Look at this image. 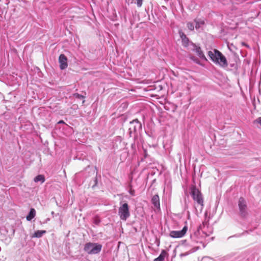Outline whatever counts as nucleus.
Here are the masks:
<instances>
[{
  "mask_svg": "<svg viewBox=\"0 0 261 261\" xmlns=\"http://www.w3.org/2000/svg\"><path fill=\"white\" fill-rule=\"evenodd\" d=\"M208 55L211 59L216 64L225 67L228 64L225 56L219 50L214 49V51H209Z\"/></svg>",
  "mask_w": 261,
  "mask_h": 261,
  "instance_id": "1",
  "label": "nucleus"
},
{
  "mask_svg": "<svg viewBox=\"0 0 261 261\" xmlns=\"http://www.w3.org/2000/svg\"><path fill=\"white\" fill-rule=\"evenodd\" d=\"M101 249V244L89 242L85 245L84 250L89 254H95L100 252Z\"/></svg>",
  "mask_w": 261,
  "mask_h": 261,
  "instance_id": "2",
  "label": "nucleus"
},
{
  "mask_svg": "<svg viewBox=\"0 0 261 261\" xmlns=\"http://www.w3.org/2000/svg\"><path fill=\"white\" fill-rule=\"evenodd\" d=\"M118 214L120 219L123 221H126L129 217V206L127 203H123L119 208Z\"/></svg>",
  "mask_w": 261,
  "mask_h": 261,
  "instance_id": "3",
  "label": "nucleus"
},
{
  "mask_svg": "<svg viewBox=\"0 0 261 261\" xmlns=\"http://www.w3.org/2000/svg\"><path fill=\"white\" fill-rule=\"evenodd\" d=\"M192 196L193 199L197 202V203L201 206L203 205V200L202 196L198 189L193 188L192 191Z\"/></svg>",
  "mask_w": 261,
  "mask_h": 261,
  "instance_id": "4",
  "label": "nucleus"
},
{
  "mask_svg": "<svg viewBox=\"0 0 261 261\" xmlns=\"http://www.w3.org/2000/svg\"><path fill=\"white\" fill-rule=\"evenodd\" d=\"M188 50L189 51L195 53L200 58L206 60L200 47L196 46L195 44L191 43L190 45L189 46V49Z\"/></svg>",
  "mask_w": 261,
  "mask_h": 261,
  "instance_id": "5",
  "label": "nucleus"
},
{
  "mask_svg": "<svg viewBox=\"0 0 261 261\" xmlns=\"http://www.w3.org/2000/svg\"><path fill=\"white\" fill-rule=\"evenodd\" d=\"M188 227L185 226L181 230L171 231L170 232L169 236L173 238H179L184 237L187 231Z\"/></svg>",
  "mask_w": 261,
  "mask_h": 261,
  "instance_id": "6",
  "label": "nucleus"
},
{
  "mask_svg": "<svg viewBox=\"0 0 261 261\" xmlns=\"http://www.w3.org/2000/svg\"><path fill=\"white\" fill-rule=\"evenodd\" d=\"M239 206L241 216L245 217L247 215V205L245 199L242 197L239 199Z\"/></svg>",
  "mask_w": 261,
  "mask_h": 261,
  "instance_id": "7",
  "label": "nucleus"
},
{
  "mask_svg": "<svg viewBox=\"0 0 261 261\" xmlns=\"http://www.w3.org/2000/svg\"><path fill=\"white\" fill-rule=\"evenodd\" d=\"M59 62L60 63V67L61 69L63 70L67 67V58L65 55H60L59 58Z\"/></svg>",
  "mask_w": 261,
  "mask_h": 261,
  "instance_id": "8",
  "label": "nucleus"
},
{
  "mask_svg": "<svg viewBox=\"0 0 261 261\" xmlns=\"http://www.w3.org/2000/svg\"><path fill=\"white\" fill-rule=\"evenodd\" d=\"M179 34L182 40V44L184 46L188 47L189 49V46L192 42H190L189 39L187 37L186 35L182 31H179Z\"/></svg>",
  "mask_w": 261,
  "mask_h": 261,
  "instance_id": "9",
  "label": "nucleus"
},
{
  "mask_svg": "<svg viewBox=\"0 0 261 261\" xmlns=\"http://www.w3.org/2000/svg\"><path fill=\"white\" fill-rule=\"evenodd\" d=\"M152 203L158 210L160 209V198L158 195H154L151 199Z\"/></svg>",
  "mask_w": 261,
  "mask_h": 261,
  "instance_id": "10",
  "label": "nucleus"
},
{
  "mask_svg": "<svg viewBox=\"0 0 261 261\" xmlns=\"http://www.w3.org/2000/svg\"><path fill=\"white\" fill-rule=\"evenodd\" d=\"M166 254L167 252L164 250H162L160 255L155 258L153 261H164Z\"/></svg>",
  "mask_w": 261,
  "mask_h": 261,
  "instance_id": "11",
  "label": "nucleus"
},
{
  "mask_svg": "<svg viewBox=\"0 0 261 261\" xmlns=\"http://www.w3.org/2000/svg\"><path fill=\"white\" fill-rule=\"evenodd\" d=\"M36 215V212L34 208H31L29 215L27 216V220L28 221H31L34 218Z\"/></svg>",
  "mask_w": 261,
  "mask_h": 261,
  "instance_id": "12",
  "label": "nucleus"
},
{
  "mask_svg": "<svg viewBox=\"0 0 261 261\" xmlns=\"http://www.w3.org/2000/svg\"><path fill=\"white\" fill-rule=\"evenodd\" d=\"M46 233L45 230H37L34 232L33 234L32 237L34 238H41L43 234Z\"/></svg>",
  "mask_w": 261,
  "mask_h": 261,
  "instance_id": "13",
  "label": "nucleus"
},
{
  "mask_svg": "<svg viewBox=\"0 0 261 261\" xmlns=\"http://www.w3.org/2000/svg\"><path fill=\"white\" fill-rule=\"evenodd\" d=\"M34 180L35 182L41 181L43 183L45 181V177L43 175H38L35 177Z\"/></svg>",
  "mask_w": 261,
  "mask_h": 261,
  "instance_id": "14",
  "label": "nucleus"
},
{
  "mask_svg": "<svg viewBox=\"0 0 261 261\" xmlns=\"http://www.w3.org/2000/svg\"><path fill=\"white\" fill-rule=\"evenodd\" d=\"M194 21L196 23V25H195V28L196 29H198V28H199L200 27V25H202L204 24V21H202V20H197L196 19H195L194 20Z\"/></svg>",
  "mask_w": 261,
  "mask_h": 261,
  "instance_id": "15",
  "label": "nucleus"
},
{
  "mask_svg": "<svg viewBox=\"0 0 261 261\" xmlns=\"http://www.w3.org/2000/svg\"><path fill=\"white\" fill-rule=\"evenodd\" d=\"M187 28L191 31H193L194 29V24L190 22H189L187 23Z\"/></svg>",
  "mask_w": 261,
  "mask_h": 261,
  "instance_id": "16",
  "label": "nucleus"
},
{
  "mask_svg": "<svg viewBox=\"0 0 261 261\" xmlns=\"http://www.w3.org/2000/svg\"><path fill=\"white\" fill-rule=\"evenodd\" d=\"M137 5L138 7H141L143 4V0H136Z\"/></svg>",
  "mask_w": 261,
  "mask_h": 261,
  "instance_id": "17",
  "label": "nucleus"
},
{
  "mask_svg": "<svg viewBox=\"0 0 261 261\" xmlns=\"http://www.w3.org/2000/svg\"><path fill=\"white\" fill-rule=\"evenodd\" d=\"M74 95L77 98H84V96L78 93L74 94Z\"/></svg>",
  "mask_w": 261,
  "mask_h": 261,
  "instance_id": "18",
  "label": "nucleus"
},
{
  "mask_svg": "<svg viewBox=\"0 0 261 261\" xmlns=\"http://www.w3.org/2000/svg\"><path fill=\"white\" fill-rule=\"evenodd\" d=\"M129 193L132 196H134L135 195V190H133V189H130V190H129Z\"/></svg>",
  "mask_w": 261,
  "mask_h": 261,
  "instance_id": "19",
  "label": "nucleus"
},
{
  "mask_svg": "<svg viewBox=\"0 0 261 261\" xmlns=\"http://www.w3.org/2000/svg\"><path fill=\"white\" fill-rule=\"evenodd\" d=\"M58 124H62V123H65V122H64L63 120H60L58 122Z\"/></svg>",
  "mask_w": 261,
  "mask_h": 261,
  "instance_id": "20",
  "label": "nucleus"
},
{
  "mask_svg": "<svg viewBox=\"0 0 261 261\" xmlns=\"http://www.w3.org/2000/svg\"><path fill=\"white\" fill-rule=\"evenodd\" d=\"M258 120H259V123H260V124H261V117H259V118H258Z\"/></svg>",
  "mask_w": 261,
  "mask_h": 261,
  "instance_id": "21",
  "label": "nucleus"
},
{
  "mask_svg": "<svg viewBox=\"0 0 261 261\" xmlns=\"http://www.w3.org/2000/svg\"><path fill=\"white\" fill-rule=\"evenodd\" d=\"M243 44L244 45H245V46H248V45H246L245 43H243Z\"/></svg>",
  "mask_w": 261,
  "mask_h": 261,
  "instance_id": "22",
  "label": "nucleus"
},
{
  "mask_svg": "<svg viewBox=\"0 0 261 261\" xmlns=\"http://www.w3.org/2000/svg\"><path fill=\"white\" fill-rule=\"evenodd\" d=\"M194 58L191 57V59H192V60H195Z\"/></svg>",
  "mask_w": 261,
  "mask_h": 261,
  "instance_id": "23",
  "label": "nucleus"
}]
</instances>
